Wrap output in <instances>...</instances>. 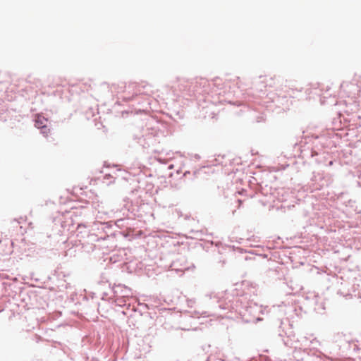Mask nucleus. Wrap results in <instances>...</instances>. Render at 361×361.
I'll return each instance as SVG.
<instances>
[{
  "mask_svg": "<svg viewBox=\"0 0 361 361\" xmlns=\"http://www.w3.org/2000/svg\"><path fill=\"white\" fill-rule=\"evenodd\" d=\"M49 132V129L47 130V132L46 130H43L42 131V133L43 134H45V136H47L48 135V133Z\"/></svg>",
  "mask_w": 361,
  "mask_h": 361,
  "instance_id": "obj_2",
  "label": "nucleus"
},
{
  "mask_svg": "<svg viewBox=\"0 0 361 361\" xmlns=\"http://www.w3.org/2000/svg\"><path fill=\"white\" fill-rule=\"evenodd\" d=\"M44 121H46V120L44 118L38 117L35 121V126L39 128H45V124L44 123Z\"/></svg>",
  "mask_w": 361,
  "mask_h": 361,
  "instance_id": "obj_1",
  "label": "nucleus"
},
{
  "mask_svg": "<svg viewBox=\"0 0 361 361\" xmlns=\"http://www.w3.org/2000/svg\"><path fill=\"white\" fill-rule=\"evenodd\" d=\"M240 204L242 203V201L241 200H238Z\"/></svg>",
  "mask_w": 361,
  "mask_h": 361,
  "instance_id": "obj_3",
  "label": "nucleus"
}]
</instances>
